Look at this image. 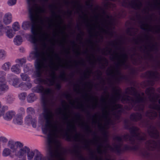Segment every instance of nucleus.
Instances as JSON below:
<instances>
[{
  "instance_id": "nucleus-40",
  "label": "nucleus",
  "mask_w": 160,
  "mask_h": 160,
  "mask_svg": "<svg viewBox=\"0 0 160 160\" xmlns=\"http://www.w3.org/2000/svg\"><path fill=\"white\" fill-rule=\"evenodd\" d=\"M26 72L22 73L20 76L22 80L24 81L29 82H30V78L25 73Z\"/></svg>"
},
{
  "instance_id": "nucleus-25",
  "label": "nucleus",
  "mask_w": 160,
  "mask_h": 160,
  "mask_svg": "<svg viewBox=\"0 0 160 160\" xmlns=\"http://www.w3.org/2000/svg\"><path fill=\"white\" fill-rule=\"evenodd\" d=\"M15 113L12 111H10L7 112L3 116V118L4 119L7 121L11 120L15 115Z\"/></svg>"
},
{
  "instance_id": "nucleus-37",
  "label": "nucleus",
  "mask_w": 160,
  "mask_h": 160,
  "mask_svg": "<svg viewBox=\"0 0 160 160\" xmlns=\"http://www.w3.org/2000/svg\"><path fill=\"white\" fill-rule=\"evenodd\" d=\"M11 65V63L10 62H6L2 64L1 68L4 71H8L9 70Z\"/></svg>"
},
{
  "instance_id": "nucleus-1",
  "label": "nucleus",
  "mask_w": 160,
  "mask_h": 160,
  "mask_svg": "<svg viewBox=\"0 0 160 160\" xmlns=\"http://www.w3.org/2000/svg\"><path fill=\"white\" fill-rule=\"evenodd\" d=\"M115 94L112 95L110 98L109 106L107 105L106 99L102 97L101 101L102 102L104 107L102 108V118L104 122V126L100 122L101 119L99 118V116L95 114L92 116V122L94 123H98V126L100 128H108L110 125L114 124V121L112 119V115L115 120H118L122 112V106L116 103L120 99L123 103H128L129 106H125L127 110H130L136 104L137 105L134 108V110L143 112L144 104L147 103V98L145 96L144 92H138L134 87L128 88L125 90V93H122L121 90L117 88L114 90Z\"/></svg>"
},
{
  "instance_id": "nucleus-36",
  "label": "nucleus",
  "mask_w": 160,
  "mask_h": 160,
  "mask_svg": "<svg viewBox=\"0 0 160 160\" xmlns=\"http://www.w3.org/2000/svg\"><path fill=\"white\" fill-rule=\"evenodd\" d=\"M140 151V155L144 157L148 158L152 157V155L149 151Z\"/></svg>"
},
{
  "instance_id": "nucleus-22",
  "label": "nucleus",
  "mask_w": 160,
  "mask_h": 160,
  "mask_svg": "<svg viewBox=\"0 0 160 160\" xmlns=\"http://www.w3.org/2000/svg\"><path fill=\"white\" fill-rule=\"evenodd\" d=\"M121 43L122 41L121 40L118 41L117 40H116L109 42H108V44L114 47L116 50L121 51V48L119 46L121 45Z\"/></svg>"
},
{
  "instance_id": "nucleus-2",
  "label": "nucleus",
  "mask_w": 160,
  "mask_h": 160,
  "mask_svg": "<svg viewBox=\"0 0 160 160\" xmlns=\"http://www.w3.org/2000/svg\"><path fill=\"white\" fill-rule=\"evenodd\" d=\"M37 90L38 92L42 93L41 102L43 109L42 114L44 122L42 129L45 133L48 131L50 132L48 137V150H61V143L57 138H66L67 140L70 141L72 135L69 132L72 133L73 130L76 132V128L73 123L69 122L68 126L70 128L65 130L61 123L57 120H53L54 114L49 108L50 105L53 103L55 100L53 93L51 89L45 88L40 86L37 88Z\"/></svg>"
},
{
  "instance_id": "nucleus-21",
  "label": "nucleus",
  "mask_w": 160,
  "mask_h": 160,
  "mask_svg": "<svg viewBox=\"0 0 160 160\" xmlns=\"http://www.w3.org/2000/svg\"><path fill=\"white\" fill-rule=\"evenodd\" d=\"M146 144L148 148H160V141L157 142L152 140H149L146 142Z\"/></svg>"
},
{
  "instance_id": "nucleus-7",
  "label": "nucleus",
  "mask_w": 160,
  "mask_h": 160,
  "mask_svg": "<svg viewBox=\"0 0 160 160\" xmlns=\"http://www.w3.org/2000/svg\"><path fill=\"white\" fill-rule=\"evenodd\" d=\"M126 128L129 129L130 135L128 134L121 137L115 136L114 138V140L119 143L118 144L115 143L113 144V147L115 150H119L121 146V143L123 140L129 141L132 144H135L134 148L135 149L138 148L137 144L138 143L146 139V134L142 133L138 128L132 126L130 128L129 127H126Z\"/></svg>"
},
{
  "instance_id": "nucleus-63",
  "label": "nucleus",
  "mask_w": 160,
  "mask_h": 160,
  "mask_svg": "<svg viewBox=\"0 0 160 160\" xmlns=\"http://www.w3.org/2000/svg\"><path fill=\"white\" fill-rule=\"evenodd\" d=\"M5 111V107L4 106H2L1 103L0 102V117L3 114Z\"/></svg>"
},
{
  "instance_id": "nucleus-6",
  "label": "nucleus",
  "mask_w": 160,
  "mask_h": 160,
  "mask_svg": "<svg viewBox=\"0 0 160 160\" xmlns=\"http://www.w3.org/2000/svg\"><path fill=\"white\" fill-rule=\"evenodd\" d=\"M86 132L88 134L92 133V135L93 136L92 139H86L80 133H76L73 136L74 141L82 143L87 148L89 147L91 144H92L97 148V150H102V148L111 147L108 142V133L106 131H104L103 132V137L102 138L97 136L95 132H93L91 128Z\"/></svg>"
},
{
  "instance_id": "nucleus-49",
  "label": "nucleus",
  "mask_w": 160,
  "mask_h": 160,
  "mask_svg": "<svg viewBox=\"0 0 160 160\" xmlns=\"http://www.w3.org/2000/svg\"><path fill=\"white\" fill-rule=\"evenodd\" d=\"M27 155L28 160L32 159L35 155V152L33 151H27Z\"/></svg>"
},
{
  "instance_id": "nucleus-55",
  "label": "nucleus",
  "mask_w": 160,
  "mask_h": 160,
  "mask_svg": "<svg viewBox=\"0 0 160 160\" xmlns=\"http://www.w3.org/2000/svg\"><path fill=\"white\" fill-rule=\"evenodd\" d=\"M97 60L99 64L101 63L102 62H105V63L108 64V62L107 60L104 58L98 57L97 59Z\"/></svg>"
},
{
  "instance_id": "nucleus-43",
  "label": "nucleus",
  "mask_w": 160,
  "mask_h": 160,
  "mask_svg": "<svg viewBox=\"0 0 160 160\" xmlns=\"http://www.w3.org/2000/svg\"><path fill=\"white\" fill-rule=\"evenodd\" d=\"M6 102L8 103H12L15 100L13 96L11 94L8 95L5 98Z\"/></svg>"
},
{
  "instance_id": "nucleus-30",
  "label": "nucleus",
  "mask_w": 160,
  "mask_h": 160,
  "mask_svg": "<svg viewBox=\"0 0 160 160\" xmlns=\"http://www.w3.org/2000/svg\"><path fill=\"white\" fill-rule=\"evenodd\" d=\"M5 29L7 30L6 31L7 36L9 38H12L14 37L15 33L12 29L10 28L9 26L5 28Z\"/></svg>"
},
{
  "instance_id": "nucleus-53",
  "label": "nucleus",
  "mask_w": 160,
  "mask_h": 160,
  "mask_svg": "<svg viewBox=\"0 0 160 160\" xmlns=\"http://www.w3.org/2000/svg\"><path fill=\"white\" fill-rule=\"evenodd\" d=\"M19 79L18 78H15L13 79L12 81V85L16 88H18V86L19 84Z\"/></svg>"
},
{
  "instance_id": "nucleus-9",
  "label": "nucleus",
  "mask_w": 160,
  "mask_h": 160,
  "mask_svg": "<svg viewBox=\"0 0 160 160\" xmlns=\"http://www.w3.org/2000/svg\"><path fill=\"white\" fill-rule=\"evenodd\" d=\"M48 0H27L28 5V10L30 19L32 23L38 24L42 19L40 18L39 14L45 12L44 9L39 6L38 2L42 1L47 2Z\"/></svg>"
},
{
  "instance_id": "nucleus-5",
  "label": "nucleus",
  "mask_w": 160,
  "mask_h": 160,
  "mask_svg": "<svg viewBox=\"0 0 160 160\" xmlns=\"http://www.w3.org/2000/svg\"><path fill=\"white\" fill-rule=\"evenodd\" d=\"M40 23L41 25L38 27L37 26L38 24H34L32 23L31 30L32 34L29 35L30 42L34 44L35 46L34 51L32 52L30 54V57L32 59H34L35 58H32L31 56V54L36 51L44 52L46 57V53L44 50L47 47L46 41H49L53 45H54V43L52 42V40L49 39V34L47 32L43 30L44 26H45L44 20L43 19H41L40 21Z\"/></svg>"
},
{
  "instance_id": "nucleus-8",
  "label": "nucleus",
  "mask_w": 160,
  "mask_h": 160,
  "mask_svg": "<svg viewBox=\"0 0 160 160\" xmlns=\"http://www.w3.org/2000/svg\"><path fill=\"white\" fill-rule=\"evenodd\" d=\"M155 90L152 87L147 88L145 92L146 94L151 102L149 107L153 109L147 111L146 113V116L150 119H154L157 116V113L154 110L159 112L160 118V105L156 103L158 99L160 98V95L155 93Z\"/></svg>"
},
{
  "instance_id": "nucleus-54",
  "label": "nucleus",
  "mask_w": 160,
  "mask_h": 160,
  "mask_svg": "<svg viewBox=\"0 0 160 160\" xmlns=\"http://www.w3.org/2000/svg\"><path fill=\"white\" fill-rule=\"evenodd\" d=\"M66 98L69 100V103L72 105H74L75 103V101L71 100V95L69 94H67L66 95Z\"/></svg>"
},
{
  "instance_id": "nucleus-64",
  "label": "nucleus",
  "mask_w": 160,
  "mask_h": 160,
  "mask_svg": "<svg viewBox=\"0 0 160 160\" xmlns=\"http://www.w3.org/2000/svg\"><path fill=\"white\" fill-rule=\"evenodd\" d=\"M27 112L28 115L33 114L34 113V111L33 108L31 107H29L28 108Z\"/></svg>"
},
{
  "instance_id": "nucleus-46",
  "label": "nucleus",
  "mask_w": 160,
  "mask_h": 160,
  "mask_svg": "<svg viewBox=\"0 0 160 160\" xmlns=\"http://www.w3.org/2000/svg\"><path fill=\"white\" fill-rule=\"evenodd\" d=\"M59 77L63 81L66 82L68 80V78L67 77L64 71H63L59 76Z\"/></svg>"
},
{
  "instance_id": "nucleus-41",
  "label": "nucleus",
  "mask_w": 160,
  "mask_h": 160,
  "mask_svg": "<svg viewBox=\"0 0 160 160\" xmlns=\"http://www.w3.org/2000/svg\"><path fill=\"white\" fill-rule=\"evenodd\" d=\"M31 25V23L30 21H25L22 24V27L25 30L28 29Z\"/></svg>"
},
{
  "instance_id": "nucleus-13",
  "label": "nucleus",
  "mask_w": 160,
  "mask_h": 160,
  "mask_svg": "<svg viewBox=\"0 0 160 160\" xmlns=\"http://www.w3.org/2000/svg\"><path fill=\"white\" fill-rule=\"evenodd\" d=\"M81 17L83 19L84 23L86 26L89 28V32L91 37L93 36L92 31L97 27V25L95 24H91L88 18L87 15L86 14H84L83 16H81Z\"/></svg>"
},
{
  "instance_id": "nucleus-58",
  "label": "nucleus",
  "mask_w": 160,
  "mask_h": 160,
  "mask_svg": "<svg viewBox=\"0 0 160 160\" xmlns=\"http://www.w3.org/2000/svg\"><path fill=\"white\" fill-rule=\"evenodd\" d=\"M18 88H20L21 90H26L27 88L25 85V82H22L20 83L18 86Z\"/></svg>"
},
{
  "instance_id": "nucleus-26",
  "label": "nucleus",
  "mask_w": 160,
  "mask_h": 160,
  "mask_svg": "<svg viewBox=\"0 0 160 160\" xmlns=\"http://www.w3.org/2000/svg\"><path fill=\"white\" fill-rule=\"evenodd\" d=\"M11 70L12 72L17 74H20L21 72V68L18 64L12 65L11 68Z\"/></svg>"
},
{
  "instance_id": "nucleus-19",
  "label": "nucleus",
  "mask_w": 160,
  "mask_h": 160,
  "mask_svg": "<svg viewBox=\"0 0 160 160\" xmlns=\"http://www.w3.org/2000/svg\"><path fill=\"white\" fill-rule=\"evenodd\" d=\"M130 5L133 8L140 9L142 6V2L139 0H132L130 2Z\"/></svg>"
},
{
  "instance_id": "nucleus-39",
  "label": "nucleus",
  "mask_w": 160,
  "mask_h": 160,
  "mask_svg": "<svg viewBox=\"0 0 160 160\" xmlns=\"http://www.w3.org/2000/svg\"><path fill=\"white\" fill-rule=\"evenodd\" d=\"M36 99V97L33 93H31L28 95L27 97V100L28 102L31 103L33 102Z\"/></svg>"
},
{
  "instance_id": "nucleus-52",
  "label": "nucleus",
  "mask_w": 160,
  "mask_h": 160,
  "mask_svg": "<svg viewBox=\"0 0 160 160\" xmlns=\"http://www.w3.org/2000/svg\"><path fill=\"white\" fill-rule=\"evenodd\" d=\"M27 96V93L25 92H22L18 94V97L20 100L23 101L25 100Z\"/></svg>"
},
{
  "instance_id": "nucleus-16",
  "label": "nucleus",
  "mask_w": 160,
  "mask_h": 160,
  "mask_svg": "<svg viewBox=\"0 0 160 160\" xmlns=\"http://www.w3.org/2000/svg\"><path fill=\"white\" fill-rule=\"evenodd\" d=\"M65 104L62 106L64 110L63 111H62V109L60 108H58V110L59 114H61L63 115V119L64 120L67 121L69 117L67 112V111L69 107V106L65 102Z\"/></svg>"
},
{
  "instance_id": "nucleus-59",
  "label": "nucleus",
  "mask_w": 160,
  "mask_h": 160,
  "mask_svg": "<svg viewBox=\"0 0 160 160\" xmlns=\"http://www.w3.org/2000/svg\"><path fill=\"white\" fill-rule=\"evenodd\" d=\"M47 18H48V24L49 28H52L53 26L55 24L53 22L52 19H50L48 17H46Z\"/></svg>"
},
{
  "instance_id": "nucleus-38",
  "label": "nucleus",
  "mask_w": 160,
  "mask_h": 160,
  "mask_svg": "<svg viewBox=\"0 0 160 160\" xmlns=\"http://www.w3.org/2000/svg\"><path fill=\"white\" fill-rule=\"evenodd\" d=\"M76 102H78V104L76 105H73L74 106V107L77 109H81L82 111H85L86 110V108H85L84 104L82 102H79L78 101V98L77 99L76 101H75Z\"/></svg>"
},
{
  "instance_id": "nucleus-28",
  "label": "nucleus",
  "mask_w": 160,
  "mask_h": 160,
  "mask_svg": "<svg viewBox=\"0 0 160 160\" xmlns=\"http://www.w3.org/2000/svg\"><path fill=\"white\" fill-rule=\"evenodd\" d=\"M15 149H20V150H30V148L26 146H24L22 149L21 148L23 147V144L19 141L15 142Z\"/></svg>"
},
{
  "instance_id": "nucleus-31",
  "label": "nucleus",
  "mask_w": 160,
  "mask_h": 160,
  "mask_svg": "<svg viewBox=\"0 0 160 160\" xmlns=\"http://www.w3.org/2000/svg\"><path fill=\"white\" fill-rule=\"evenodd\" d=\"M12 15L11 13H8L6 14L3 18V22L5 24H8L10 23L12 21Z\"/></svg>"
},
{
  "instance_id": "nucleus-27",
  "label": "nucleus",
  "mask_w": 160,
  "mask_h": 160,
  "mask_svg": "<svg viewBox=\"0 0 160 160\" xmlns=\"http://www.w3.org/2000/svg\"><path fill=\"white\" fill-rule=\"evenodd\" d=\"M139 56V55L137 52H136L135 50L134 49V52L133 54H131L130 55V59L134 64L136 65L138 63V59L136 58V57Z\"/></svg>"
},
{
  "instance_id": "nucleus-33",
  "label": "nucleus",
  "mask_w": 160,
  "mask_h": 160,
  "mask_svg": "<svg viewBox=\"0 0 160 160\" xmlns=\"http://www.w3.org/2000/svg\"><path fill=\"white\" fill-rule=\"evenodd\" d=\"M138 31V29L137 28H128L127 30V33L131 36H135Z\"/></svg>"
},
{
  "instance_id": "nucleus-24",
  "label": "nucleus",
  "mask_w": 160,
  "mask_h": 160,
  "mask_svg": "<svg viewBox=\"0 0 160 160\" xmlns=\"http://www.w3.org/2000/svg\"><path fill=\"white\" fill-rule=\"evenodd\" d=\"M13 157L15 156L19 158H24L26 156V151H13Z\"/></svg>"
},
{
  "instance_id": "nucleus-56",
  "label": "nucleus",
  "mask_w": 160,
  "mask_h": 160,
  "mask_svg": "<svg viewBox=\"0 0 160 160\" xmlns=\"http://www.w3.org/2000/svg\"><path fill=\"white\" fill-rule=\"evenodd\" d=\"M25 121L27 124H29L30 123L32 124V118L30 115H28L25 118Z\"/></svg>"
},
{
  "instance_id": "nucleus-29",
  "label": "nucleus",
  "mask_w": 160,
  "mask_h": 160,
  "mask_svg": "<svg viewBox=\"0 0 160 160\" xmlns=\"http://www.w3.org/2000/svg\"><path fill=\"white\" fill-rule=\"evenodd\" d=\"M49 8L50 9L52 15L54 16L56 18H58L61 20L62 19L61 16L59 15H57L55 11V9L57 8V6L53 4H50L49 5Z\"/></svg>"
},
{
  "instance_id": "nucleus-17",
  "label": "nucleus",
  "mask_w": 160,
  "mask_h": 160,
  "mask_svg": "<svg viewBox=\"0 0 160 160\" xmlns=\"http://www.w3.org/2000/svg\"><path fill=\"white\" fill-rule=\"evenodd\" d=\"M148 131L149 134L151 137L155 138H158L159 133L155 127L151 125L148 128Z\"/></svg>"
},
{
  "instance_id": "nucleus-3",
  "label": "nucleus",
  "mask_w": 160,
  "mask_h": 160,
  "mask_svg": "<svg viewBox=\"0 0 160 160\" xmlns=\"http://www.w3.org/2000/svg\"><path fill=\"white\" fill-rule=\"evenodd\" d=\"M50 52L51 54L48 55V63H47L48 58L45 57L44 52L36 51L31 54L32 58H36L34 62L35 70L32 76L34 78H39L38 79L40 82H42L48 86L53 85L55 83L56 76L53 70L57 71L59 66L67 68L72 67V65H69L68 63L64 65L61 64L62 59L57 54H55V55L58 60V65H56L52 56L54 53L53 50L51 51Z\"/></svg>"
},
{
  "instance_id": "nucleus-20",
  "label": "nucleus",
  "mask_w": 160,
  "mask_h": 160,
  "mask_svg": "<svg viewBox=\"0 0 160 160\" xmlns=\"http://www.w3.org/2000/svg\"><path fill=\"white\" fill-rule=\"evenodd\" d=\"M142 114V112L132 113L130 115V119L132 121L137 122L141 119Z\"/></svg>"
},
{
  "instance_id": "nucleus-34",
  "label": "nucleus",
  "mask_w": 160,
  "mask_h": 160,
  "mask_svg": "<svg viewBox=\"0 0 160 160\" xmlns=\"http://www.w3.org/2000/svg\"><path fill=\"white\" fill-rule=\"evenodd\" d=\"M13 121L15 124L21 125L22 123V117L21 115H17L14 118Z\"/></svg>"
},
{
  "instance_id": "nucleus-15",
  "label": "nucleus",
  "mask_w": 160,
  "mask_h": 160,
  "mask_svg": "<svg viewBox=\"0 0 160 160\" xmlns=\"http://www.w3.org/2000/svg\"><path fill=\"white\" fill-rule=\"evenodd\" d=\"M49 156L52 159H56L58 160H65L63 156V153L60 151H49Z\"/></svg>"
},
{
  "instance_id": "nucleus-11",
  "label": "nucleus",
  "mask_w": 160,
  "mask_h": 160,
  "mask_svg": "<svg viewBox=\"0 0 160 160\" xmlns=\"http://www.w3.org/2000/svg\"><path fill=\"white\" fill-rule=\"evenodd\" d=\"M146 76L149 79L145 84L147 86H153L155 83V82L160 78V75L156 71L147 72L146 73Z\"/></svg>"
},
{
  "instance_id": "nucleus-48",
  "label": "nucleus",
  "mask_w": 160,
  "mask_h": 160,
  "mask_svg": "<svg viewBox=\"0 0 160 160\" xmlns=\"http://www.w3.org/2000/svg\"><path fill=\"white\" fill-rule=\"evenodd\" d=\"M79 125L83 127L85 129L86 132L89 130L91 128L90 126L87 123L82 122L81 123H79Z\"/></svg>"
},
{
  "instance_id": "nucleus-61",
  "label": "nucleus",
  "mask_w": 160,
  "mask_h": 160,
  "mask_svg": "<svg viewBox=\"0 0 160 160\" xmlns=\"http://www.w3.org/2000/svg\"><path fill=\"white\" fill-rule=\"evenodd\" d=\"M75 88L74 89V91L76 92L77 93H80V91L79 89L80 85L78 84H76L74 85Z\"/></svg>"
},
{
  "instance_id": "nucleus-47",
  "label": "nucleus",
  "mask_w": 160,
  "mask_h": 160,
  "mask_svg": "<svg viewBox=\"0 0 160 160\" xmlns=\"http://www.w3.org/2000/svg\"><path fill=\"white\" fill-rule=\"evenodd\" d=\"M144 41V39L142 37H138L137 38H135L134 40L135 44L138 45L142 44Z\"/></svg>"
},
{
  "instance_id": "nucleus-51",
  "label": "nucleus",
  "mask_w": 160,
  "mask_h": 160,
  "mask_svg": "<svg viewBox=\"0 0 160 160\" xmlns=\"http://www.w3.org/2000/svg\"><path fill=\"white\" fill-rule=\"evenodd\" d=\"M6 75V73L5 71L2 70H0V80L3 81H5L6 78L5 76Z\"/></svg>"
},
{
  "instance_id": "nucleus-35",
  "label": "nucleus",
  "mask_w": 160,
  "mask_h": 160,
  "mask_svg": "<svg viewBox=\"0 0 160 160\" xmlns=\"http://www.w3.org/2000/svg\"><path fill=\"white\" fill-rule=\"evenodd\" d=\"M14 42L16 45H19L22 42V37L19 35L16 36L13 39Z\"/></svg>"
},
{
  "instance_id": "nucleus-50",
  "label": "nucleus",
  "mask_w": 160,
  "mask_h": 160,
  "mask_svg": "<svg viewBox=\"0 0 160 160\" xmlns=\"http://www.w3.org/2000/svg\"><path fill=\"white\" fill-rule=\"evenodd\" d=\"M6 52L2 49H0V60H4L6 56Z\"/></svg>"
},
{
  "instance_id": "nucleus-32",
  "label": "nucleus",
  "mask_w": 160,
  "mask_h": 160,
  "mask_svg": "<svg viewBox=\"0 0 160 160\" xmlns=\"http://www.w3.org/2000/svg\"><path fill=\"white\" fill-rule=\"evenodd\" d=\"M90 97L92 100H94L95 102L94 103H93L92 106H91L89 104H88L87 105V107L88 108H91L92 109H94L98 106V100L97 98L92 96H90Z\"/></svg>"
},
{
  "instance_id": "nucleus-42",
  "label": "nucleus",
  "mask_w": 160,
  "mask_h": 160,
  "mask_svg": "<svg viewBox=\"0 0 160 160\" xmlns=\"http://www.w3.org/2000/svg\"><path fill=\"white\" fill-rule=\"evenodd\" d=\"M72 4H73L74 7V8H76L77 12L78 13L79 11H81L82 9V6L79 4L77 3L76 5V2L74 1L72 2Z\"/></svg>"
},
{
  "instance_id": "nucleus-57",
  "label": "nucleus",
  "mask_w": 160,
  "mask_h": 160,
  "mask_svg": "<svg viewBox=\"0 0 160 160\" xmlns=\"http://www.w3.org/2000/svg\"><path fill=\"white\" fill-rule=\"evenodd\" d=\"M13 29L15 31H17L19 30L20 28V26L18 22H15L12 26Z\"/></svg>"
},
{
  "instance_id": "nucleus-45",
  "label": "nucleus",
  "mask_w": 160,
  "mask_h": 160,
  "mask_svg": "<svg viewBox=\"0 0 160 160\" xmlns=\"http://www.w3.org/2000/svg\"><path fill=\"white\" fill-rule=\"evenodd\" d=\"M75 153L77 154V157L79 160H88L87 158L84 157L81 152V151H74Z\"/></svg>"
},
{
  "instance_id": "nucleus-4",
  "label": "nucleus",
  "mask_w": 160,
  "mask_h": 160,
  "mask_svg": "<svg viewBox=\"0 0 160 160\" xmlns=\"http://www.w3.org/2000/svg\"><path fill=\"white\" fill-rule=\"evenodd\" d=\"M102 51L103 54H111L112 56V60L118 61V62L116 64L115 66H112L108 68L106 71L107 75L114 78L118 82L123 80H127L128 78L127 76L121 73L120 67H122L125 69L129 68V65L127 62L128 58V54L124 53H121L120 55L116 51H114L113 53L112 54V48L108 47L103 48Z\"/></svg>"
},
{
  "instance_id": "nucleus-14",
  "label": "nucleus",
  "mask_w": 160,
  "mask_h": 160,
  "mask_svg": "<svg viewBox=\"0 0 160 160\" xmlns=\"http://www.w3.org/2000/svg\"><path fill=\"white\" fill-rule=\"evenodd\" d=\"M140 28L142 30L148 32H155L157 33L160 32V27H157L156 29L154 30L153 27L142 21H140Z\"/></svg>"
},
{
  "instance_id": "nucleus-10",
  "label": "nucleus",
  "mask_w": 160,
  "mask_h": 160,
  "mask_svg": "<svg viewBox=\"0 0 160 160\" xmlns=\"http://www.w3.org/2000/svg\"><path fill=\"white\" fill-rule=\"evenodd\" d=\"M140 49L147 55L152 63V67L155 69L160 68V60L158 58L154 59L153 56L150 53L151 52H158V48L156 45L149 43L143 44L141 46Z\"/></svg>"
},
{
  "instance_id": "nucleus-62",
  "label": "nucleus",
  "mask_w": 160,
  "mask_h": 160,
  "mask_svg": "<svg viewBox=\"0 0 160 160\" xmlns=\"http://www.w3.org/2000/svg\"><path fill=\"white\" fill-rule=\"evenodd\" d=\"M15 62L17 64L19 63L21 64H22L23 63H25L26 60L23 58L18 59L16 60Z\"/></svg>"
},
{
  "instance_id": "nucleus-60",
  "label": "nucleus",
  "mask_w": 160,
  "mask_h": 160,
  "mask_svg": "<svg viewBox=\"0 0 160 160\" xmlns=\"http://www.w3.org/2000/svg\"><path fill=\"white\" fill-rule=\"evenodd\" d=\"M32 66L30 64L25 65L24 67L23 70L25 72H27L30 70Z\"/></svg>"
},
{
  "instance_id": "nucleus-23",
  "label": "nucleus",
  "mask_w": 160,
  "mask_h": 160,
  "mask_svg": "<svg viewBox=\"0 0 160 160\" xmlns=\"http://www.w3.org/2000/svg\"><path fill=\"white\" fill-rule=\"evenodd\" d=\"M9 89L8 85L5 81L0 80V95L7 91Z\"/></svg>"
},
{
  "instance_id": "nucleus-12",
  "label": "nucleus",
  "mask_w": 160,
  "mask_h": 160,
  "mask_svg": "<svg viewBox=\"0 0 160 160\" xmlns=\"http://www.w3.org/2000/svg\"><path fill=\"white\" fill-rule=\"evenodd\" d=\"M107 19L103 18L102 21V23L103 27H101L100 25H98L101 31L107 34L109 31V27L112 24V21L110 17V16L107 15Z\"/></svg>"
},
{
  "instance_id": "nucleus-44",
  "label": "nucleus",
  "mask_w": 160,
  "mask_h": 160,
  "mask_svg": "<svg viewBox=\"0 0 160 160\" xmlns=\"http://www.w3.org/2000/svg\"><path fill=\"white\" fill-rule=\"evenodd\" d=\"M12 151H3L2 155L3 157H6L9 156L11 158H13V152Z\"/></svg>"
},
{
  "instance_id": "nucleus-18",
  "label": "nucleus",
  "mask_w": 160,
  "mask_h": 160,
  "mask_svg": "<svg viewBox=\"0 0 160 160\" xmlns=\"http://www.w3.org/2000/svg\"><path fill=\"white\" fill-rule=\"evenodd\" d=\"M15 143L14 140L11 139L8 141L6 145L3 144L2 146L4 150H15Z\"/></svg>"
}]
</instances>
